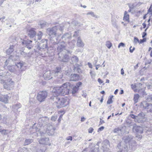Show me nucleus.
Returning a JSON list of instances; mask_svg holds the SVG:
<instances>
[{
    "mask_svg": "<svg viewBox=\"0 0 152 152\" xmlns=\"http://www.w3.org/2000/svg\"><path fill=\"white\" fill-rule=\"evenodd\" d=\"M70 83L66 82L63 84L62 86L54 87L52 91L53 95L58 96L59 95H65L69 94Z\"/></svg>",
    "mask_w": 152,
    "mask_h": 152,
    "instance_id": "obj_1",
    "label": "nucleus"
},
{
    "mask_svg": "<svg viewBox=\"0 0 152 152\" xmlns=\"http://www.w3.org/2000/svg\"><path fill=\"white\" fill-rule=\"evenodd\" d=\"M34 124V126L32 127V129L33 130V131L36 132L37 134L38 135V133L40 134L41 136H44L46 133H47L49 135H53L54 134L55 128L53 127L51 124H50L46 125V128H43L42 130V129H38L37 126L35 127Z\"/></svg>",
    "mask_w": 152,
    "mask_h": 152,
    "instance_id": "obj_2",
    "label": "nucleus"
},
{
    "mask_svg": "<svg viewBox=\"0 0 152 152\" xmlns=\"http://www.w3.org/2000/svg\"><path fill=\"white\" fill-rule=\"evenodd\" d=\"M58 96H53L50 97V99L57 103L56 107L60 108L68 104V99L66 98H60Z\"/></svg>",
    "mask_w": 152,
    "mask_h": 152,
    "instance_id": "obj_3",
    "label": "nucleus"
},
{
    "mask_svg": "<svg viewBox=\"0 0 152 152\" xmlns=\"http://www.w3.org/2000/svg\"><path fill=\"white\" fill-rule=\"evenodd\" d=\"M35 29L33 28H31L27 30V33L28 35L30 38H33L35 37L34 40L35 42H39L38 40H40L42 36V33L41 31H39L38 33L36 35V32L35 31Z\"/></svg>",
    "mask_w": 152,
    "mask_h": 152,
    "instance_id": "obj_4",
    "label": "nucleus"
},
{
    "mask_svg": "<svg viewBox=\"0 0 152 152\" xmlns=\"http://www.w3.org/2000/svg\"><path fill=\"white\" fill-rule=\"evenodd\" d=\"M49 119L47 117H42L39 118L37 127L38 129H43V128H46V126L48 123Z\"/></svg>",
    "mask_w": 152,
    "mask_h": 152,
    "instance_id": "obj_5",
    "label": "nucleus"
},
{
    "mask_svg": "<svg viewBox=\"0 0 152 152\" xmlns=\"http://www.w3.org/2000/svg\"><path fill=\"white\" fill-rule=\"evenodd\" d=\"M58 47L57 48V52L58 54L59 55V54L63 53L64 52L70 53V51L66 50L65 48V44L64 41H62L60 43H57Z\"/></svg>",
    "mask_w": 152,
    "mask_h": 152,
    "instance_id": "obj_6",
    "label": "nucleus"
},
{
    "mask_svg": "<svg viewBox=\"0 0 152 152\" xmlns=\"http://www.w3.org/2000/svg\"><path fill=\"white\" fill-rule=\"evenodd\" d=\"M47 41V39L42 40L41 42L36 46L37 49L40 51H42L45 49H46L48 50Z\"/></svg>",
    "mask_w": 152,
    "mask_h": 152,
    "instance_id": "obj_7",
    "label": "nucleus"
},
{
    "mask_svg": "<svg viewBox=\"0 0 152 152\" xmlns=\"http://www.w3.org/2000/svg\"><path fill=\"white\" fill-rule=\"evenodd\" d=\"M48 96V93L46 91H40L37 94V99L39 102H42L45 101Z\"/></svg>",
    "mask_w": 152,
    "mask_h": 152,
    "instance_id": "obj_8",
    "label": "nucleus"
},
{
    "mask_svg": "<svg viewBox=\"0 0 152 152\" xmlns=\"http://www.w3.org/2000/svg\"><path fill=\"white\" fill-rule=\"evenodd\" d=\"M119 152H128V145L125 144L124 142H121L117 145Z\"/></svg>",
    "mask_w": 152,
    "mask_h": 152,
    "instance_id": "obj_9",
    "label": "nucleus"
},
{
    "mask_svg": "<svg viewBox=\"0 0 152 152\" xmlns=\"http://www.w3.org/2000/svg\"><path fill=\"white\" fill-rule=\"evenodd\" d=\"M10 74L8 72L0 71V82L1 83H4V79L7 78L10 76Z\"/></svg>",
    "mask_w": 152,
    "mask_h": 152,
    "instance_id": "obj_10",
    "label": "nucleus"
},
{
    "mask_svg": "<svg viewBox=\"0 0 152 152\" xmlns=\"http://www.w3.org/2000/svg\"><path fill=\"white\" fill-rule=\"evenodd\" d=\"M3 83V86L5 89L7 90H10L13 86L15 83L12 80V79H10L8 80L7 82Z\"/></svg>",
    "mask_w": 152,
    "mask_h": 152,
    "instance_id": "obj_11",
    "label": "nucleus"
},
{
    "mask_svg": "<svg viewBox=\"0 0 152 152\" xmlns=\"http://www.w3.org/2000/svg\"><path fill=\"white\" fill-rule=\"evenodd\" d=\"M102 147L104 152H110L109 149L110 145L108 140H104L102 144Z\"/></svg>",
    "mask_w": 152,
    "mask_h": 152,
    "instance_id": "obj_12",
    "label": "nucleus"
},
{
    "mask_svg": "<svg viewBox=\"0 0 152 152\" xmlns=\"http://www.w3.org/2000/svg\"><path fill=\"white\" fill-rule=\"evenodd\" d=\"M71 52L70 53H63L59 54L58 55V60L61 61L63 62H67L69 58V56L66 54L67 53H71Z\"/></svg>",
    "mask_w": 152,
    "mask_h": 152,
    "instance_id": "obj_13",
    "label": "nucleus"
},
{
    "mask_svg": "<svg viewBox=\"0 0 152 152\" xmlns=\"http://www.w3.org/2000/svg\"><path fill=\"white\" fill-rule=\"evenodd\" d=\"M53 75L58 78H62L63 76L61 70L59 67H57L56 69L53 72Z\"/></svg>",
    "mask_w": 152,
    "mask_h": 152,
    "instance_id": "obj_14",
    "label": "nucleus"
},
{
    "mask_svg": "<svg viewBox=\"0 0 152 152\" xmlns=\"http://www.w3.org/2000/svg\"><path fill=\"white\" fill-rule=\"evenodd\" d=\"M58 28L57 26H54L52 28H49L47 30V33L50 36L56 35Z\"/></svg>",
    "mask_w": 152,
    "mask_h": 152,
    "instance_id": "obj_15",
    "label": "nucleus"
},
{
    "mask_svg": "<svg viewBox=\"0 0 152 152\" xmlns=\"http://www.w3.org/2000/svg\"><path fill=\"white\" fill-rule=\"evenodd\" d=\"M32 42V41L31 40H23L22 42V44L23 46L26 47L29 49H30L33 47L31 44Z\"/></svg>",
    "mask_w": 152,
    "mask_h": 152,
    "instance_id": "obj_16",
    "label": "nucleus"
},
{
    "mask_svg": "<svg viewBox=\"0 0 152 152\" xmlns=\"http://www.w3.org/2000/svg\"><path fill=\"white\" fill-rule=\"evenodd\" d=\"M10 99L9 94L0 95V102H2L5 104L8 102V99Z\"/></svg>",
    "mask_w": 152,
    "mask_h": 152,
    "instance_id": "obj_17",
    "label": "nucleus"
},
{
    "mask_svg": "<svg viewBox=\"0 0 152 152\" xmlns=\"http://www.w3.org/2000/svg\"><path fill=\"white\" fill-rule=\"evenodd\" d=\"M133 131H135L136 132L140 134L142 133L143 132V128L141 127L137 126L135 124H134L133 126Z\"/></svg>",
    "mask_w": 152,
    "mask_h": 152,
    "instance_id": "obj_18",
    "label": "nucleus"
},
{
    "mask_svg": "<svg viewBox=\"0 0 152 152\" xmlns=\"http://www.w3.org/2000/svg\"><path fill=\"white\" fill-rule=\"evenodd\" d=\"M147 101H144L142 102L141 105L145 109H148L152 108V104L148 103Z\"/></svg>",
    "mask_w": 152,
    "mask_h": 152,
    "instance_id": "obj_19",
    "label": "nucleus"
},
{
    "mask_svg": "<svg viewBox=\"0 0 152 152\" xmlns=\"http://www.w3.org/2000/svg\"><path fill=\"white\" fill-rule=\"evenodd\" d=\"M8 69L9 70L12 72L17 74V66L15 65L8 66Z\"/></svg>",
    "mask_w": 152,
    "mask_h": 152,
    "instance_id": "obj_20",
    "label": "nucleus"
},
{
    "mask_svg": "<svg viewBox=\"0 0 152 152\" xmlns=\"http://www.w3.org/2000/svg\"><path fill=\"white\" fill-rule=\"evenodd\" d=\"M132 139V137L131 135L125 136L123 138V140L124 141L123 142L128 145V143H129Z\"/></svg>",
    "mask_w": 152,
    "mask_h": 152,
    "instance_id": "obj_21",
    "label": "nucleus"
},
{
    "mask_svg": "<svg viewBox=\"0 0 152 152\" xmlns=\"http://www.w3.org/2000/svg\"><path fill=\"white\" fill-rule=\"evenodd\" d=\"M71 35L70 33H66L64 34L61 37V38L63 40H66L71 38Z\"/></svg>",
    "mask_w": 152,
    "mask_h": 152,
    "instance_id": "obj_22",
    "label": "nucleus"
},
{
    "mask_svg": "<svg viewBox=\"0 0 152 152\" xmlns=\"http://www.w3.org/2000/svg\"><path fill=\"white\" fill-rule=\"evenodd\" d=\"M78 75L76 74H72L71 75L70 79V80L76 81L79 79Z\"/></svg>",
    "mask_w": 152,
    "mask_h": 152,
    "instance_id": "obj_23",
    "label": "nucleus"
},
{
    "mask_svg": "<svg viewBox=\"0 0 152 152\" xmlns=\"http://www.w3.org/2000/svg\"><path fill=\"white\" fill-rule=\"evenodd\" d=\"M49 139L48 137L42 138L39 141L40 144L47 145L48 143Z\"/></svg>",
    "mask_w": 152,
    "mask_h": 152,
    "instance_id": "obj_24",
    "label": "nucleus"
},
{
    "mask_svg": "<svg viewBox=\"0 0 152 152\" xmlns=\"http://www.w3.org/2000/svg\"><path fill=\"white\" fill-rule=\"evenodd\" d=\"M77 45L78 47H83L84 45V43L83 42L80 37H78L77 43Z\"/></svg>",
    "mask_w": 152,
    "mask_h": 152,
    "instance_id": "obj_25",
    "label": "nucleus"
},
{
    "mask_svg": "<svg viewBox=\"0 0 152 152\" xmlns=\"http://www.w3.org/2000/svg\"><path fill=\"white\" fill-rule=\"evenodd\" d=\"M51 77V73L50 71L46 72L43 75V77L46 80H50L52 78Z\"/></svg>",
    "mask_w": 152,
    "mask_h": 152,
    "instance_id": "obj_26",
    "label": "nucleus"
},
{
    "mask_svg": "<svg viewBox=\"0 0 152 152\" xmlns=\"http://www.w3.org/2000/svg\"><path fill=\"white\" fill-rule=\"evenodd\" d=\"M20 54L21 56L26 58H28L31 56V54L30 53H26L23 51L21 52Z\"/></svg>",
    "mask_w": 152,
    "mask_h": 152,
    "instance_id": "obj_27",
    "label": "nucleus"
},
{
    "mask_svg": "<svg viewBox=\"0 0 152 152\" xmlns=\"http://www.w3.org/2000/svg\"><path fill=\"white\" fill-rule=\"evenodd\" d=\"M39 25L41 28H43L46 27L48 25V23L44 21H42L39 22Z\"/></svg>",
    "mask_w": 152,
    "mask_h": 152,
    "instance_id": "obj_28",
    "label": "nucleus"
},
{
    "mask_svg": "<svg viewBox=\"0 0 152 152\" xmlns=\"http://www.w3.org/2000/svg\"><path fill=\"white\" fill-rule=\"evenodd\" d=\"M14 50V46L11 45L7 50V53L8 55H10Z\"/></svg>",
    "mask_w": 152,
    "mask_h": 152,
    "instance_id": "obj_29",
    "label": "nucleus"
},
{
    "mask_svg": "<svg viewBox=\"0 0 152 152\" xmlns=\"http://www.w3.org/2000/svg\"><path fill=\"white\" fill-rule=\"evenodd\" d=\"M123 20L126 21H128L129 20V15L127 14V12L126 11L124 12Z\"/></svg>",
    "mask_w": 152,
    "mask_h": 152,
    "instance_id": "obj_30",
    "label": "nucleus"
},
{
    "mask_svg": "<svg viewBox=\"0 0 152 152\" xmlns=\"http://www.w3.org/2000/svg\"><path fill=\"white\" fill-rule=\"evenodd\" d=\"M139 98V96L138 94H136L134 95L133 100L135 103H136L138 102Z\"/></svg>",
    "mask_w": 152,
    "mask_h": 152,
    "instance_id": "obj_31",
    "label": "nucleus"
},
{
    "mask_svg": "<svg viewBox=\"0 0 152 152\" xmlns=\"http://www.w3.org/2000/svg\"><path fill=\"white\" fill-rule=\"evenodd\" d=\"M13 61V60L11 59L10 57L9 58L7 59L5 63L4 66H7L9 64H11V62Z\"/></svg>",
    "mask_w": 152,
    "mask_h": 152,
    "instance_id": "obj_32",
    "label": "nucleus"
},
{
    "mask_svg": "<svg viewBox=\"0 0 152 152\" xmlns=\"http://www.w3.org/2000/svg\"><path fill=\"white\" fill-rule=\"evenodd\" d=\"M71 60L73 62L77 63L79 59L77 56H74L72 57Z\"/></svg>",
    "mask_w": 152,
    "mask_h": 152,
    "instance_id": "obj_33",
    "label": "nucleus"
},
{
    "mask_svg": "<svg viewBox=\"0 0 152 152\" xmlns=\"http://www.w3.org/2000/svg\"><path fill=\"white\" fill-rule=\"evenodd\" d=\"M33 140L32 139H26L24 142V145H28L30 143H31V142H33Z\"/></svg>",
    "mask_w": 152,
    "mask_h": 152,
    "instance_id": "obj_34",
    "label": "nucleus"
},
{
    "mask_svg": "<svg viewBox=\"0 0 152 152\" xmlns=\"http://www.w3.org/2000/svg\"><path fill=\"white\" fill-rule=\"evenodd\" d=\"M113 96L111 95L109 96L108 100L107 102V104H110L113 103L112 98L113 97Z\"/></svg>",
    "mask_w": 152,
    "mask_h": 152,
    "instance_id": "obj_35",
    "label": "nucleus"
},
{
    "mask_svg": "<svg viewBox=\"0 0 152 152\" xmlns=\"http://www.w3.org/2000/svg\"><path fill=\"white\" fill-rule=\"evenodd\" d=\"M87 15H91L92 16L96 18H99V16L98 15H96L94 12H88L87 14Z\"/></svg>",
    "mask_w": 152,
    "mask_h": 152,
    "instance_id": "obj_36",
    "label": "nucleus"
},
{
    "mask_svg": "<svg viewBox=\"0 0 152 152\" xmlns=\"http://www.w3.org/2000/svg\"><path fill=\"white\" fill-rule=\"evenodd\" d=\"M23 65V63L22 62H19L17 63L15 65L17 66V69L18 68H19L20 69L21 68Z\"/></svg>",
    "mask_w": 152,
    "mask_h": 152,
    "instance_id": "obj_37",
    "label": "nucleus"
},
{
    "mask_svg": "<svg viewBox=\"0 0 152 152\" xmlns=\"http://www.w3.org/2000/svg\"><path fill=\"white\" fill-rule=\"evenodd\" d=\"M146 100L148 102H152V94L147 96Z\"/></svg>",
    "mask_w": 152,
    "mask_h": 152,
    "instance_id": "obj_38",
    "label": "nucleus"
},
{
    "mask_svg": "<svg viewBox=\"0 0 152 152\" xmlns=\"http://www.w3.org/2000/svg\"><path fill=\"white\" fill-rule=\"evenodd\" d=\"M145 113H143L142 112H141L140 113H139L138 115V116H140L142 117V118H143L145 120H146V119H145Z\"/></svg>",
    "mask_w": 152,
    "mask_h": 152,
    "instance_id": "obj_39",
    "label": "nucleus"
},
{
    "mask_svg": "<svg viewBox=\"0 0 152 152\" xmlns=\"http://www.w3.org/2000/svg\"><path fill=\"white\" fill-rule=\"evenodd\" d=\"M0 132L2 134L4 135H7L8 134V133L9 132V131L8 130L3 129L1 130L0 131Z\"/></svg>",
    "mask_w": 152,
    "mask_h": 152,
    "instance_id": "obj_40",
    "label": "nucleus"
},
{
    "mask_svg": "<svg viewBox=\"0 0 152 152\" xmlns=\"http://www.w3.org/2000/svg\"><path fill=\"white\" fill-rule=\"evenodd\" d=\"M78 88L77 87L75 86L73 87L72 88V94H75L78 91Z\"/></svg>",
    "mask_w": 152,
    "mask_h": 152,
    "instance_id": "obj_41",
    "label": "nucleus"
},
{
    "mask_svg": "<svg viewBox=\"0 0 152 152\" xmlns=\"http://www.w3.org/2000/svg\"><path fill=\"white\" fill-rule=\"evenodd\" d=\"M106 46L109 49L112 46L111 43L109 41L106 42Z\"/></svg>",
    "mask_w": 152,
    "mask_h": 152,
    "instance_id": "obj_42",
    "label": "nucleus"
},
{
    "mask_svg": "<svg viewBox=\"0 0 152 152\" xmlns=\"http://www.w3.org/2000/svg\"><path fill=\"white\" fill-rule=\"evenodd\" d=\"M121 132V129L118 128L115 129L113 131V132L115 133H119Z\"/></svg>",
    "mask_w": 152,
    "mask_h": 152,
    "instance_id": "obj_43",
    "label": "nucleus"
},
{
    "mask_svg": "<svg viewBox=\"0 0 152 152\" xmlns=\"http://www.w3.org/2000/svg\"><path fill=\"white\" fill-rule=\"evenodd\" d=\"M116 20L115 19H113V18H112V23L113 25L114 26H116Z\"/></svg>",
    "mask_w": 152,
    "mask_h": 152,
    "instance_id": "obj_44",
    "label": "nucleus"
},
{
    "mask_svg": "<svg viewBox=\"0 0 152 152\" xmlns=\"http://www.w3.org/2000/svg\"><path fill=\"white\" fill-rule=\"evenodd\" d=\"M138 92L140 93H142V94L143 95H145V91L144 89H140L138 91Z\"/></svg>",
    "mask_w": 152,
    "mask_h": 152,
    "instance_id": "obj_45",
    "label": "nucleus"
},
{
    "mask_svg": "<svg viewBox=\"0 0 152 152\" xmlns=\"http://www.w3.org/2000/svg\"><path fill=\"white\" fill-rule=\"evenodd\" d=\"M137 42H139L140 41L136 37H134V43L135 44H136Z\"/></svg>",
    "mask_w": 152,
    "mask_h": 152,
    "instance_id": "obj_46",
    "label": "nucleus"
},
{
    "mask_svg": "<svg viewBox=\"0 0 152 152\" xmlns=\"http://www.w3.org/2000/svg\"><path fill=\"white\" fill-rule=\"evenodd\" d=\"M91 152H99L98 147H95L91 151Z\"/></svg>",
    "mask_w": 152,
    "mask_h": 152,
    "instance_id": "obj_47",
    "label": "nucleus"
},
{
    "mask_svg": "<svg viewBox=\"0 0 152 152\" xmlns=\"http://www.w3.org/2000/svg\"><path fill=\"white\" fill-rule=\"evenodd\" d=\"M79 33V31H75L73 34V37H77V36Z\"/></svg>",
    "mask_w": 152,
    "mask_h": 152,
    "instance_id": "obj_48",
    "label": "nucleus"
},
{
    "mask_svg": "<svg viewBox=\"0 0 152 152\" xmlns=\"http://www.w3.org/2000/svg\"><path fill=\"white\" fill-rule=\"evenodd\" d=\"M98 61V58H94V61H93V64L95 66H96V64Z\"/></svg>",
    "mask_w": 152,
    "mask_h": 152,
    "instance_id": "obj_49",
    "label": "nucleus"
},
{
    "mask_svg": "<svg viewBox=\"0 0 152 152\" xmlns=\"http://www.w3.org/2000/svg\"><path fill=\"white\" fill-rule=\"evenodd\" d=\"M121 46L124 47L125 46V45L124 43L123 42H121L118 45V48H119Z\"/></svg>",
    "mask_w": 152,
    "mask_h": 152,
    "instance_id": "obj_50",
    "label": "nucleus"
},
{
    "mask_svg": "<svg viewBox=\"0 0 152 152\" xmlns=\"http://www.w3.org/2000/svg\"><path fill=\"white\" fill-rule=\"evenodd\" d=\"M82 84V83L80 82H79L78 83H77L76 84V86H75L76 87H77L78 88L79 86L81 85Z\"/></svg>",
    "mask_w": 152,
    "mask_h": 152,
    "instance_id": "obj_51",
    "label": "nucleus"
},
{
    "mask_svg": "<svg viewBox=\"0 0 152 152\" xmlns=\"http://www.w3.org/2000/svg\"><path fill=\"white\" fill-rule=\"evenodd\" d=\"M146 38H143V39H140V43L142 44L146 41Z\"/></svg>",
    "mask_w": 152,
    "mask_h": 152,
    "instance_id": "obj_52",
    "label": "nucleus"
},
{
    "mask_svg": "<svg viewBox=\"0 0 152 152\" xmlns=\"http://www.w3.org/2000/svg\"><path fill=\"white\" fill-rule=\"evenodd\" d=\"M57 116L56 115L53 116L51 117V119L52 121H55L57 119Z\"/></svg>",
    "mask_w": 152,
    "mask_h": 152,
    "instance_id": "obj_53",
    "label": "nucleus"
},
{
    "mask_svg": "<svg viewBox=\"0 0 152 152\" xmlns=\"http://www.w3.org/2000/svg\"><path fill=\"white\" fill-rule=\"evenodd\" d=\"M130 116L132 118L135 119H137V118H138L137 116L133 114H131L130 115Z\"/></svg>",
    "mask_w": 152,
    "mask_h": 152,
    "instance_id": "obj_54",
    "label": "nucleus"
},
{
    "mask_svg": "<svg viewBox=\"0 0 152 152\" xmlns=\"http://www.w3.org/2000/svg\"><path fill=\"white\" fill-rule=\"evenodd\" d=\"M105 122L102 120L101 118H100V121L99 123V125H101L104 123Z\"/></svg>",
    "mask_w": 152,
    "mask_h": 152,
    "instance_id": "obj_55",
    "label": "nucleus"
},
{
    "mask_svg": "<svg viewBox=\"0 0 152 152\" xmlns=\"http://www.w3.org/2000/svg\"><path fill=\"white\" fill-rule=\"evenodd\" d=\"M94 130V129L92 128H90L88 129V132L90 133H92Z\"/></svg>",
    "mask_w": 152,
    "mask_h": 152,
    "instance_id": "obj_56",
    "label": "nucleus"
},
{
    "mask_svg": "<svg viewBox=\"0 0 152 152\" xmlns=\"http://www.w3.org/2000/svg\"><path fill=\"white\" fill-rule=\"evenodd\" d=\"M132 48V47L131 46L130 47V48H129V51H130V52L131 53H132L133 52L134 50H135L134 48V47L133 48V49H131Z\"/></svg>",
    "mask_w": 152,
    "mask_h": 152,
    "instance_id": "obj_57",
    "label": "nucleus"
},
{
    "mask_svg": "<svg viewBox=\"0 0 152 152\" xmlns=\"http://www.w3.org/2000/svg\"><path fill=\"white\" fill-rule=\"evenodd\" d=\"M104 126H102L98 129V131H102L104 129Z\"/></svg>",
    "mask_w": 152,
    "mask_h": 152,
    "instance_id": "obj_58",
    "label": "nucleus"
},
{
    "mask_svg": "<svg viewBox=\"0 0 152 152\" xmlns=\"http://www.w3.org/2000/svg\"><path fill=\"white\" fill-rule=\"evenodd\" d=\"M151 60H150V61L148 60V61H147L146 62H145V65H147L148 64H150L151 63Z\"/></svg>",
    "mask_w": 152,
    "mask_h": 152,
    "instance_id": "obj_59",
    "label": "nucleus"
},
{
    "mask_svg": "<svg viewBox=\"0 0 152 152\" xmlns=\"http://www.w3.org/2000/svg\"><path fill=\"white\" fill-rule=\"evenodd\" d=\"M17 152H23V149L21 148H19Z\"/></svg>",
    "mask_w": 152,
    "mask_h": 152,
    "instance_id": "obj_60",
    "label": "nucleus"
},
{
    "mask_svg": "<svg viewBox=\"0 0 152 152\" xmlns=\"http://www.w3.org/2000/svg\"><path fill=\"white\" fill-rule=\"evenodd\" d=\"M98 81L99 82V83L100 84H101L103 83V82L102 80L100 79V78H98Z\"/></svg>",
    "mask_w": 152,
    "mask_h": 152,
    "instance_id": "obj_61",
    "label": "nucleus"
},
{
    "mask_svg": "<svg viewBox=\"0 0 152 152\" xmlns=\"http://www.w3.org/2000/svg\"><path fill=\"white\" fill-rule=\"evenodd\" d=\"M147 35V34L145 32H144L143 33V34L142 35V37L143 38H144Z\"/></svg>",
    "mask_w": 152,
    "mask_h": 152,
    "instance_id": "obj_62",
    "label": "nucleus"
},
{
    "mask_svg": "<svg viewBox=\"0 0 152 152\" xmlns=\"http://www.w3.org/2000/svg\"><path fill=\"white\" fill-rule=\"evenodd\" d=\"M66 140H72V137L71 136H69L67 137L66 138Z\"/></svg>",
    "mask_w": 152,
    "mask_h": 152,
    "instance_id": "obj_63",
    "label": "nucleus"
},
{
    "mask_svg": "<svg viewBox=\"0 0 152 152\" xmlns=\"http://www.w3.org/2000/svg\"><path fill=\"white\" fill-rule=\"evenodd\" d=\"M88 65L89 66V67L90 68H92V66L91 64V63L88 62Z\"/></svg>",
    "mask_w": 152,
    "mask_h": 152,
    "instance_id": "obj_64",
    "label": "nucleus"
}]
</instances>
